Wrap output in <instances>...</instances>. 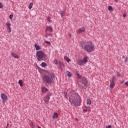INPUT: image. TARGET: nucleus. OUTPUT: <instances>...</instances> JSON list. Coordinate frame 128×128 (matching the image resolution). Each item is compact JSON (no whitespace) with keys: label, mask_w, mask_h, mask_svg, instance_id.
I'll use <instances>...</instances> for the list:
<instances>
[{"label":"nucleus","mask_w":128,"mask_h":128,"mask_svg":"<svg viewBox=\"0 0 128 128\" xmlns=\"http://www.w3.org/2000/svg\"><path fill=\"white\" fill-rule=\"evenodd\" d=\"M86 30L84 28H80L78 30V33L80 34V32H84Z\"/></svg>","instance_id":"17"},{"label":"nucleus","mask_w":128,"mask_h":128,"mask_svg":"<svg viewBox=\"0 0 128 128\" xmlns=\"http://www.w3.org/2000/svg\"><path fill=\"white\" fill-rule=\"evenodd\" d=\"M68 36H70V38H72V34H68Z\"/></svg>","instance_id":"40"},{"label":"nucleus","mask_w":128,"mask_h":128,"mask_svg":"<svg viewBox=\"0 0 128 128\" xmlns=\"http://www.w3.org/2000/svg\"><path fill=\"white\" fill-rule=\"evenodd\" d=\"M40 66H42V68H45V66H46V63L44 62H42L40 64Z\"/></svg>","instance_id":"20"},{"label":"nucleus","mask_w":128,"mask_h":128,"mask_svg":"<svg viewBox=\"0 0 128 128\" xmlns=\"http://www.w3.org/2000/svg\"><path fill=\"white\" fill-rule=\"evenodd\" d=\"M82 84L85 86H87L88 84V80H86V78H82Z\"/></svg>","instance_id":"9"},{"label":"nucleus","mask_w":128,"mask_h":128,"mask_svg":"<svg viewBox=\"0 0 128 128\" xmlns=\"http://www.w3.org/2000/svg\"><path fill=\"white\" fill-rule=\"evenodd\" d=\"M34 46L36 50H38L40 49V46L36 44H34Z\"/></svg>","instance_id":"18"},{"label":"nucleus","mask_w":128,"mask_h":128,"mask_svg":"<svg viewBox=\"0 0 128 128\" xmlns=\"http://www.w3.org/2000/svg\"><path fill=\"white\" fill-rule=\"evenodd\" d=\"M68 100L71 106H80L82 98L78 93H76L72 90L70 91L68 94Z\"/></svg>","instance_id":"1"},{"label":"nucleus","mask_w":128,"mask_h":128,"mask_svg":"<svg viewBox=\"0 0 128 128\" xmlns=\"http://www.w3.org/2000/svg\"><path fill=\"white\" fill-rule=\"evenodd\" d=\"M34 5V4H32V2H30L28 6V8L29 10H31V8H32V6Z\"/></svg>","instance_id":"21"},{"label":"nucleus","mask_w":128,"mask_h":128,"mask_svg":"<svg viewBox=\"0 0 128 128\" xmlns=\"http://www.w3.org/2000/svg\"><path fill=\"white\" fill-rule=\"evenodd\" d=\"M76 120H78V118H76Z\"/></svg>","instance_id":"43"},{"label":"nucleus","mask_w":128,"mask_h":128,"mask_svg":"<svg viewBox=\"0 0 128 128\" xmlns=\"http://www.w3.org/2000/svg\"><path fill=\"white\" fill-rule=\"evenodd\" d=\"M48 22H50V17H48L47 18Z\"/></svg>","instance_id":"31"},{"label":"nucleus","mask_w":128,"mask_h":128,"mask_svg":"<svg viewBox=\"0 0 128 128\" xmlns=\"http://www.w3.org/2000/svg\"><path fill=\"white\" fill-rule=\"evenodd\" d=\"M38 128H42L40 126H38Z\"/></svg>","instance_id":"41"},{"label":"nucleus","mask_w":128,"mask_h":128,"mask_svg":"<svg viewBox=\"0 0 128 128\" xmlns=\"http://www.w3.org/2000/svg\"><path fill=\"white\" fill-rule=\"evenodd\" d=\"M54 74L52 72H48L46 74L44 75L42 77L43 83L46 86L49 84L50 86L54 82Z\"/></svg>","instance_id":"2"},{"label":"nucleus","mask_w":128,"mask_h":128,"mask_svg":"<svg viewBox=\"0 0 128 128\" xmlns=\"http://www.w3.org/2000/svg\"><path fill=\"white\" fill-rule=\"evenodd\" d=\"M7 26V30L8 32H12V28H10L11 24L10 22H7L6 24Z\"/></svg>","instance_id":"10"},{"label":"nucleus","mask_w":128,"mask_h":128,"mask_svg":"<svg viewBox=\"0 0 128 128\" xmlns=\"http://www.w3.org/2000/svg\"><path fill=\"white\" fill-rule=\"evenodd\" d=\"M88 62V58L84 57L83 60H80L77 62V64L79 66H84V64Z\"/></svg>","instance_id":"5"},{"label":"nucleus","mask_w":128,"mask_h":128,"mask_svg":"<svg viewBox=\"0 0 128 128\" xmlns=\"http://www.w3.org/2000/svg\"><path fill=\"white\" fill-rule=\"evenodd\" d=\"M76 74H77L78 78H82V76H80V75L78 73H77Z\"/></svg>","instance_id":"32"},{"label":"nucleus","mask_w":128,"mask_h":128,"mask_svg":"<svg viewBox=\"0 0 128 128\" xmlns=\"http://www.w3.org/2000/svg\"><path fill=\"white\" fill-rule=\"evenodd\" d=\"M32 126H34V124H32Z\"/></svg>","instance_id":"46"},{"label":"nucleus","mask_w":128,"mask_h":128,"mask_svg":"<svg viewBox=\"0 0 128 128\" xmlns=\"http://www.w3.org/2000/svg\"><path fill=\"white\" fill-rule=\"evenodd\" d=\"M80 44L86 52H94V46L91 42H82L80 43Z\"/></svg>","instance_id":"3"},{"label":"nucleus","mask_w":128,"mask_h":128,"mask_svg":"<svg viewBox=\"0 0 128 128\" xmlns=\"http://www.w3.org/2000/svg\"><path fill=\"white\" fill-rule=\"evenodd\" d=\"M12 16H13V15L12 14H10V19L12 18Z\"/></svg>","instance_id":"36"},{"label":"nucleus","mask_w":128,"mask_h":128,"mask_svg":"<svg viewBox=\"0 0 128 128\" xmlns=\"http://www.w3.org/2000/svg\"><path fill=\"white\" fill-rule=\"evenodd\" d=\"M125 84H126V86H128V82H125Z\"/></svg>","instance_id":"38"},{"label":"nucleus","mask_w":128,"mask_h":128,"mask_svg":"<svg viewBox=\"0 0 128 128\" xmlns=\"http://www.w3.org/2000/svg\"><path fill=\"white\" fill-rule=\"evenodd\" d=\"M18 83L20 84V86L22 87V80H19Z\"/></svg>","instance_id":"24"},{"label":"nucleus","mask_w":128,"mask_h":128,"mask_svg":"<svg viewBox=\"0 0 128 128\" xmlns=\"http://www.w3.org/2000/svg\"><path fill=\"white\" fill-rule=\"evenodd\" d=\"M50 96H52V93L48 92L46 96V97L44 100L46 104H48V102H50Z\"/></svg>","instance_id":"6"},{"label":"nucleus","mask_w":128,"mask_h":128,"mask_svg":"<svg viewBox=\"0 0 128 128\" xmlns=\"http://www.w3.org/2000/svg\"><path fill=\"white\" fill-rule=\"evenodd\" d=\"M54 64H58V62L56 59L54 60Z\"/></svg>","instance_id":"27"},{"label":"nucleus","mask_w":128,"mask_h":128,"mask_svg":"<svg viewBox=\"0 0 128 128\" xmlns=\"http://www.w3.org/2000/svg\"><path fill=\"white\" fill-rule=\"evenodd\" d=\"M123 16H124V18H126V14H123Z\"/></svg>","instance_id":"39"},{"label":"nucleus","mask_w":128,"mask_h":128,"mask_svg":"<svg viewBox=\"0 0 128 128\" xmlns=\"http://www.w3.org/2000/svg\"><path fill=\"white\" fill-rule=\"evenodd\" d=\"M4 8V5L2 3H0V8Z\"/></svg>","instance_id":"29"},{"label":"nucleus","mask_w":128,"mask_h":128,"mask_svg":"<svg viewBox=\"0 0 128 128\" xmlns=\"http://www.w3.org/2000/svg\"><path fill=\"white\" fill-rule=\"evenodd\" d=\"M86 104H92V101H90L89 99H88Z\"/></svg>","instance_id":"25"},{"label":"nucleus","mask_w":128,"mask_h":128,"mask_svg":"<svg viewBox=\"0 0 128 128\" xmlns=\"http://www.w3.org/2000/svg\"><path fill=\"white\" fill-rule=\"evenodd\" d=\"M46 32H52V28L50 26H47Z\"/></svg>","instance_id":"12"},{"label":"nucleus","mask_w":128,"mask_h":128,"mask_svg":"<svg viewBox=\"0 0 128 128\" xmlns=\"http://www.w3.org/2000/svg\"><path fill=\"white\" fill-rule=\"evenodd\" d=\"M48 36H50V38H52V34H46V38H48Z\"/></svg>","instance_id":"26"},{"label":"nucleus","mask_w":128,"mask_h":128,"mask_svg":"<svg viewBox=\"0 0 128 128\" xmlns=\"http://www.w3.org/2000/svg\"><path fill=\"white\" fill-rule=\"evenodd\" d=\"M64 98H68V94H66V92H64Z\"/></svg>","instance_id":"28"},{"label":"nucleus","mask_w":128,"mask_h":128,"mask_svg":"<svg viewBox=\"0 0 128 128\" xmlns=\"http://www.w3.org/2000/svg\"><path fill=\"white\" fill-rule=\"evenodd\" d=\"M123 58H124V56H123Z\"/></svg>","instance_id":"44"},{"label":"nucleus","mask_w":128,"mask_h":128,"mask_svg":"<svg viewBox=\"0 0 128 128\" xmlns=\"http://www.w3.org/2000/svg\"><path fill=\"white\" fill-rule=\"evenodd\" d=\"M11 54L13 58H18V56L16 54L12 52Z\"/></svg>","instance_id":"16"},{"label":"nucleus","mask_w":128,"mask_h":128,"mask_svg":"<svg viewBox=\"0 0 128 128\" xmlns=\"http://www.w3.org/2000/svg\"><path fill=\"white\" fill-rule=\"evenodd\" d=\"M64 58L66 60L67 62H70V60L66 56H64Z\"/></svg>","instance_id":"19"},{"label":"nucleus","mask_w":128,"mask_h":128,"mask_svg":"<svg viewBox=\"0 0 128 128\" xmlns=\"http://www.w3.org/2000/svg\"><path fill=\"white\" fill-rule=\"evenodd\" d=\"M108 10L109 12H112V10H114V8H112V6H108Z\"/></svg>","instance_id":"22"},{"label":"nucleus","mask_w":128,"mask_h":128,"mask_svg":"<svg viewBox=\"0 0 128 128\" xmlns=\"http://www.w3.org/2000/svg\"><path fill=\"white\" fill-rule=\"evenodd\" d=\"M58 114L56 112H54L52 116L53 120H54V118H58Z\"/></svg>","instance_id":"14"},{"label":"nucleus","mask_w":128,"mask_h":128,"mask_svg":"<svg viewBox=\"0 0 128 128\" xmlns=\"http://www.w3.org/2000/svg\"><path fill=\"white\" fill-rule=\"evenodd\" d=\"M59 66H60V68H61V70H62V68H64V63H62V62H59Z\"/></svg>","instance_id":"15"},{"label":"nucleus","mask_w":128,"mask_h":128,"mask_svg":"<svg viewBox=\"0 0 128 128\" xmlns=\"http://www.w3.org/2000/svg\"><path fill=\"white\" fill-rule=\"evenodd\" d=\"M66 74H67V76L69 77V78H71L72 76V73L70 72H66Z\"/></svg>","instance_id":"23"},{"label":"nucleus","mask_w":128,"mask_h":128,"mask_svg":"<svg viewBox=\"0 0 128 128\" xmlns=\"http://www.w3.org/2000/svg\"><path fill=\"white\" fill-rule=\"evenodd\" d=\"M114 80H116V78L112 77V80L110 81V87L111 90H112V88H114V86H116V84L114 83Z\"/></svg>","instance_id":"7"},{"label":"nucleus","mask_w":128,"mask_h":128,"mask_svg":"<svg viewBox=\"0 0 128 128\" xmlns=\"http://www.w3.org/2000/svg\"><path fill=\"white\" fill-rule=\"evenodd\" d=\"M36 56H37L38 60H44L46 58V54H44L42 51H37L36 53Z\"/></svg>","instance_id":"4"},{"label":"nucleus","mask_w":128,"mask_h":128,"mask_svg":"<svg viewBox=\"0 0 128 128\" xmlns=\"http://www.w3.org/2000/svg\"><path fill=\"white\" fill-rule=\"evenodd\" d=\"M106 128H112V125H109L108 126H106Z\"/></svg>","instance_id":"33"},{"label":"nucleus","mask_w":128,"mask_h":128,"mask_svg":"<svg viewBox=\"0 0 128 128\" xmlns=\"http://www.w3.org/2000/svg\"><path fill=\"white\" fill-rule=\"evenodd\" d=\"M48 88H46V87H42V92H43L44 94L46 92H48Z\"/></svg>","instance_id":"11"},{"label":"nucleus","mask_w":128,"mask_h":128,"mask_svg":"<svg viewBox=\"0 0 128 128\" xmlns=\"http://www.w3.org/2000/svg\"><path fill=\"white\" fill-rule=\"evenodd\" d=\"M122 82H122L121 84H122Z\"/></svg>","instance_id":"45"},{"label":"nucleus","mask_w":128,"mask_h":128,"mask_svg":"<svg viewBox=\"0 0 128 128\" xmlns=\"http://www.w3.org/2000/svg\"><path fill=\"white\" fill-rule=\"evenodd\" d=\"M83 111H84V112H88V109H84Z\"/></svg>","instance_id":"35"},{"label":"nucleus","mask_w":128,"mask_h":128,"mask_svg":"<svg viewBox=\"0 0 128 128\" xmlns=\"http://www.w3.org/2000/svg\"><path fill=\"white\" fill-rule=\"evenodd\" d=\"M45 42H46V44H50V42H49L48 41L45 40Z\"/></svg>","instance_id":"30"},{"label":"nucleus","mask_w":128,"mask_h":128,"mask_svg":"<svg viewBox=\"0 0 128 128\" xmlns=\"http://www.w3.org/2000/svg\"><path fill=\"white\" fill-rule=\"evenodd\" d=\"M117 76H118V78H120V76H122L120 75V74H117Z\"/></svg>","instance_id":"34"},{"label":"nucleus","mask_w":128,"mask_h":128,"mask_svg":"<svg viewBox=\"0 0 128 128\" xmlns=\"http://www.w3.org/2000/svg\"><path fill=\"white\" fill-rule=\"evenodd\" d=\"M124 62H128V58H126L124 60Z\"/></svg>","instance_id":"37"},{"label":"nucleus","mask_w":128,"mask_h":128,"mask_svg":"<svg viewBox=\"0 0 128 128\" xmlns=\"http://www.w3.org/2000/svg\"><path fill=\"white\" fill-rule=\"evenodd\" d=\"M60 14L61 16V18H63L64 16L66 14V10H64L62 11H60Z\"/></svg>","instance_id":"13"},{"label":"nucleus","mask_w":128,"mask_h":128,"mask_svg":"<svg viewBox=\"0 0 128 128\" xmlns=\"http://www.w3.org/2000/svg\"><path fill=\"white\" fill-rule=\"evenodd\" d=\"M118 0H114L115 2H118Z\"/></svg>","instance_id":"42"},{"label":"nucleus","mask_w":128,"mask_h":128,"mask_svg":"<svg viewBox=\"0 0 128 128\" xmlns=\"http://www.w3.org/2000/svg\"><path fill=\"white\" fill-rule=\"evenodd\" d=\"M1 98L2 100V103L4 104V102H6L8 100V96H6V95L4 94H1Z\"/></svg>","instance_id":"8"}]
</instances>
